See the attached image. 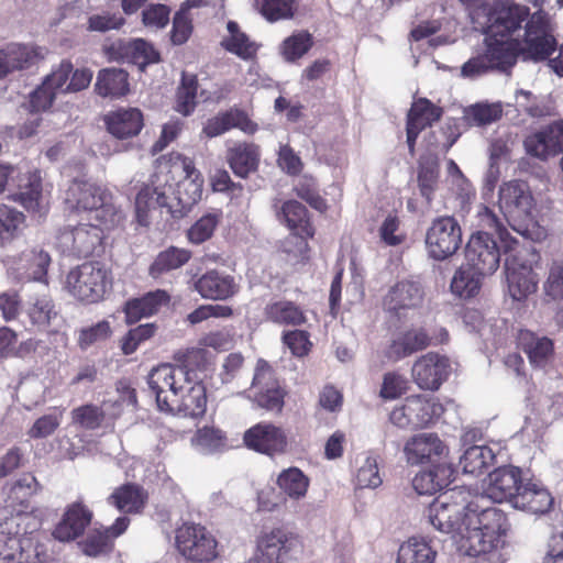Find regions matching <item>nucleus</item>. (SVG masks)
<instances>
[{
    "label": "nucleus",
    "mask_w": 563,
    "mask_h": 563,
    "mask_svg": "<svg viewBox=\"0 0 563 563\" xmlns=\"http://www.w3.org/2000/svg\"><path fill=\"white\" fill-rule=\"evenodd\" d=\"M112 286V277L104 264L86 262L71 269L66 277L67 290L78 300L92 303L103 298Z\"/></svg>",
    "instance_id": "obj_5"
},
{
    "label": "nucleus",
    "mask_w": 563,
    "mask_h": 563,
    "mask_svg": "<svg viewBox=\"0 0 563 563\" xmlns=\"http://www.w3.org/2000/svg\"><path fill=\"white\" fill-rule=\"evenodd\" d=\"M314 45L313 35L307 30L295 31L279 45V54L286 63H297Z\"/></svg>",
    "instance_id": "obj_48"
},
{
    "label": "nucleus",
    "mask_w": 563,
    "mask_h": 563,
    "mask_svg": "<svg viewBox=\"0 0 563 563\" xmlns=\"http://www.w3.org/2000/svg\"><path fill=\"white\" fill-rule=\"evenodd\" d=\"M424 291L420 283L401 280L393 286L384 298V308L400 317L407 310L416 309L423 301Z\"/></svg>",
    "instance_id": "obj_26"
},
{
    "label": "nucleus",
    "mask_w": 563,
    "mask_h": 563,
    "mask_svg": "<svg viewBox=\"0 0 563 563\" xmlns=\"http://www.w3.org/2000/svg\"><path fill=\"white\" fill-rule=\"evenodd\" d=\"M411 374L419 388L437 390L449 377V358L438 353L429 352L413 363Z\"/></svg>",
    "instance_id": "obj_17"
},
{
    "label": "nucleus",
    "mask_w": 563,
    "mask_h": 563,
    "mask_svg": "<svg viewBox=\"0 0 563 563\" xmlns=\"http://www.w3.org/2000/svg\"><path fill=\"white\" fill-rule=\"evenodd\" d=\"M169 15V7L162 3H152L142 11V23L147 29L161 30L168 24Z\"/></svg>",
    "instance_id": "obj_62"
},
{
    "label": "nucleus",
    "mask_w": 563,
    "mask_h": 563,
    "mask_svg": "<svg viewBox=\"0 0 563 563\" xmlns=\"http://www.w3.org/2000/svg\"><path fill=\"white\" fill-rule=\"evenodd\" d=\"M443 406L435 399L422 395L409 396L393 409L389 420L402 429L424 428L433 423L443 413Z\"/></svg>",
    "instance_id": "obj_9"
},
{
    "label": "nucleus",
    "mask_w": 563,
    "mask_h": 563,
    "mask_svg": "<svg viewBox=\"0 0 563 563\" xmlns=\"http://www.w3.org/2000/svg\"><path fill=\"white\" fill-rule=\"evenodd\" d=\"M24 213H0V247L18 236L24 227Z\"/></svg>",
    "instance_id": "obj_61"
},
{
    "label": "nucleus",
    "mask_w": 563,
    "mask_h": 563,
    "mask_svg": "<svg viewBox=\"0 0 563 563\" xmlns=\"http://www.w3.org/2000/svg\"><path fill=\"white\" fill-rule=\"evenodd\" d=\"M5 52L11 73L38 65L46 54L45 48L24 43H10L5 46Z\"/></svg>",
    "instance_id": "obj_38"
},
{
    "label": "nucleus",
    "mask_w": 563,
    "mask_h": 563,
    "mask_svg": "<svg viewBox=\"0 0 563 563\" xmlns=\"http://www.w3.org/2000/svg\"><path fill=\"white\" fill-rule=\"evenodd\" d=\"M495 461L493 450L486 445H472L467 448L460 457V465L463 473L479 475L487 470Z\"/></svg>",
    "instance_id": "obj_50"
},
{
    "label": "nucleus",
    "mask_w": 563,
    "mask_h": 563,
    "mask_svg": "<svg viewBox=\"0 0 563 563\" xmlns=\"http://www.w3.org/2000/svg\"><path fill=\"white\" fill-rule=\"evenodd\" d=\"M23 312L30 329L36 332L55 333L63 322L62 316L48 295L31 297L25 302Z\"/></svg>",
    "instance_id": "obj_18"
},
{
    "label": "nucleus",
    "mask_w": 563,
    "mask_h": 563,
    "mask_svg": "<svg viewBox=\"0 0 563 563\" xmlns=\"http://www.w3.org/2000/svg\"><path fill=\"white\" fill-rule=\"evenodd\" d=\"M440 164L435 155H423L418 164V187L421 197L426 200V207H430L433 194L438 187Z\"/></svg>",
    "instance_id": "obj_43"
},
{
    "label": "nucleus",
    "mask_w": 563,
    "mask_h": 563,
    "mask_svg": "<svg viewBox=\"0 0 563 563\" xmlns=\"http://www.w3.org/2000/svg\"><path fill=\"white\" fill-rule=\"evenodd\" d=\"M112 334V329L107 320H101L96 324L81 328L78 334V346L87 350L93 344L107 341Z\"/></svg>",
    "instance_id": "obj_56"
},
{
    "label": "nucleus",
    "mask_w": 563,
    "mask_h": 563,
    "mask_svg": "<svg viewBox=\"0 0 563 563\" xmlns=\"http://www.w3.org/2000/svg\"><path fill=\"white\" fill-rule=\"evenodd\" d=\"M462 243V229L452 216L435 219L426 234L428 255L435 261H444L453 256Z\"/></svg>",
    "instance_id": "obj_11"
},
{
    "label": "nucleus",
    "mask_w": 563,
    "mask_h": 563,
    "mask_svg": "<svg viewBox=\"0 0 563 563\" xmlns=\"http://www.w3.org/2000/svg\"><path fill=\"white\" fill-rule=\"evenodd\" d=\"M267 320L282 325H301L306 322L303 311L295 302L279 300L265 307Z\"/></svg>",
    "instance_id": "obj_49"
},
{
    "label": "nucleus",
    "mask_w": 563,
    "mask_h": 563,
    "mask_svg": "<svg viewBox=\"0 0 563 563\" xmlns=\"http://www.w3.org/2000/svg\"><path fill=\"white\" fill-rule=\"evenodd\" d=\"M430 343L423 330H409L395 338L388 346L387 357L398 361L426 349Z\"/></svg>",
    "instance_id": "obj_41"
},
{
    "label": "nucleus",
    "mask_w": 563,
    "mask_h": 563,
    "mask_svg": "<svg viewBox=\"0 0 563 563\" xmlns=\"http://www.w3.org/2000/svg\"><path fill=\"white\" fill-rule=\"evenodd\" d=\"M487 222L495 224L499 231V236L504 238V231L500 229L501 220L505 219L508 225L522 236L531 240H542L547 236V230L538 223L532 213H484Z\"/></svg>",
    "instance_id": "obj_30"
},
{
    "label": "nucleus",
    "mask_w": 563,
    "mask_h": 563,
    "mask_svg": "<svg viewBox=\"0 0 563 563\" xmlns=\"http://www.w3.org/2000/svg\"><path fill=\"white\" fill-rule=\"evenodd\" d=\"M97 223H80L71 229H64L58 235V242L64 252L86 257L102 250L104 229L100 227L101 218Z\"/></svg>",
    "instance_id": "obj_12"
},
{
    "label": "nucleus",
    "mask_w": 563,
    "mask_h": 563,
    "mask_svg": "<svg viewBox=\"0 0 563 563\" xmlns=\"http://www.w3.org/2000/svg\"><path fill=\"white\" fill-rule=\"evenodd\" d=\"M562 137L563 122H555L529 134L523 141V146L527 154L544 161L562 153Z\"/></svg>",
    "instance_id": "obj_23"
},
{
    "label": "nucleus",
    "mask_w": 563,
    "mask_h": 563,
    "mask_svg": "<svg viewBox=\"0 0 563 563\" xmlns=\"http://www.w3.org/2000/svg\"><path fill=\"white\" fill-rule=\"evenodd\" d=\"M164 187L154 186V180L150 184H143L135 197V211H155L166 209V211H178L179 206L174 207L170 203Z\"/></svg>",
    "instance_id": "obj_44"
},
{
    "label": "nucleus",
    "mask_w": 563,
    "mask_h": 563,
    "mask_svg": "<svg viewBox=\"0 0 563 563\" xmlns=\"http://www.w3.org/2000/svg\"><path fill=\"white\" fill-rule=\"evenodd\" d=\"M260 162L261 148L253 142L238 141L227 147L225 163L236 177L249 178L258 170Z\"/></svg>",
    "instance_id": "obj_25"
},
{
    "label": "nucleus",
    "mask_w": 563,
    "mask_h": 563,
    "mask_svg": "<svg viewBox=\"0 0 563 563\" xmlns=\"http://www.w3.org/2000/svg\"><path fill=\"white\" fill-rule=\"evenodd\" d=\"M147 500V493L136 484H123L108 497V504L124 514L140 512Z\"/></svg>",
    "instance_id": "obj_36"
},
{
    "label": "nucleus",
    "mask_w": 563,
    "mask_h": 563,
    "mask_svg": "<svg viewBox=\"0 0 563 563\" xmlns=\"http://www.w3.org/2000/svg\"><path fill=\"white\" fill-rule=\"evenodd\" d=\"M207 396L205 386L200 383L187 385L179 394V401L175 410H178L185 417L198 418L206 412Z\"/></svg>",
    "instance_id": "obj_47"
},
{
    "label": "nucleus",
    "mask_w": 563,
    "mask_h": 563,
    "mask_svg": "<svg viewBox=\"0 0 563 563\" xmlns=\"http://www.w3.org/2000/svg\"><path fill=\"white\" fill-rule=\"evenodd\" d=\"M155 330L156 327L154 323L140 324L131 329L121 339V350L123 354L130 355L134 353L143 341H146L154 335Z\"/></svg>",
    "instance_id": "obj_58"
},
{
    "label": "nucleus",
    "mask_w": 563,
    "mask_h": 563,
    "mask_svg": "<svg viewBox=\"0 0 563 563\" xmlns=\"http://www.w3.org/2000/svg\"><path fill=\"white\" fill-rule=\"evenodd\" d=\"M197 445L206 453L220 451L227 446L225 433L216 427H203L195 437Z\"/></svg>",
    "instance_id": "obj_57"
},
{
    "label": "nucleus",
    "mask_w": 563,
    "mask_h": 563,
    "mask_svg": "<svg viewBox=\"0 0 563 563\" xmlns=\"http://www.w3.org/2000/svg\"><path fill=\"white\" fill-rule=\"evenodd\" d=\"M252 388L256 404L273 412H280L284 407L286 390L280 386L274 369L265 360H258L253 376Z\"/></svg>",
    "instance_id": "obj_13"
},
{
    "label": "nucleus",
    "mask_w": 563,
    "mask_h": 563,
    "mask_svg": "<svg viewBox=\"0 0 563 563\" xmlns=\"http://www.w3.org/2000/svg\"><path fill=\"white\" fill-rule=\"evenodd\" d=\"M110 51L115 58L126 60L144 69L147 65L158 63L159 53L155 47L143 38H135L129 42L118 41L113 43Z\"/></svg>",
    "instance_id": "obj_29"
},
{
    "label": "nucleus",
    "mask_w": 563,
    "mask_h": 563,
    "mask_svg": "<svg viewBox=\"0 0 563 563\" xmlns=\"http://www.w3.org/2000/svg\"><path fill=\"white\" fill-rule=\"evenodd\" d=\"M280 222H285L291 232V236L284 243V251L295 253L299 261L308 258V242L314 229L308 213H277Z\"/></svg>",
    "instance_id": "obj_22"
},
{
    "label": "nucleus",
    "mask_w": 563,
    "mask_h": 563,
    "mask_svg": "<svg viewBox=\"0 0 563 563\" xmlns=\"http://www.w3.org/2000/svg\"><path fill=\"white\" fill-rule=\"evenodd\" d=\"M383 483L379 475L377 457L366 456L356 473V485L360 488H376Z\"/></svg>",
    "instance_id": "obj_60"
},
{
    "label": "nucleus",
    "mask_w": 563,
    "mask_h": 563,
    "mask_svg": "<svg viewBox=\"0 0 563 563\" xmlns=\"http://www.w3.org/2000/svg\"><path fill=\"white\" fill-rule=\"evenodd\" d=\"M517 245L516 241H512ZM504 269L508 292L514 300L520 301L537 289L538 278L532 271V264L538 255L525 247L507 245Z\"/></svg>",
    "instance_id": "obj_4"
},
{
    "label": "nucleus",
    "mask_w": 563,
    "mask_h": 563,
    "mask_svg": "<svg viewBox=\"0 0 563 563\" xmlns=\"http://www.w3.org/2000/svg\"><path fill=\"white\" fill-rule=\"evenodd\" d=\"M255 5L260 13L268 22H277L294 18L297 1L296 0H255Z\"/></svg>",
    "instance_id": "obj_55"
},
{
    "label": "nucleus",
    "mask_w": 563,
    "mask_h": 563,
    "mask_svg": "<svg viewBox=\"0 0 563 563\" xmlns=\"http://www.w3.org/2000/svg\"><path fill=\"white\" fill-rule=\"evenodd\" d=\"M443 115V109L434 104L426 97L416 99L408 113L406 124L417 128L421 131L426 130L438 122Z\"/></svg>",
    "instance_id": "obj_45"
},
{
    "label": "nucleus",
    "mask_w": 563,
    "mask_h": 563,
    "mask_svg": "<svg viewBox=\"0 0 563 563\" xmlns=\"http://www.w3.org/2000/svg\"><path fill=\"white\" fill-rule=\"evenodd\" d=\"M448 453V446L435 433L413 435L404 448L406 461L411 465L449 463Z\"/></svg>",
    "instance_id": "obj_16"
},
{
    "label": "nucleus",
    "mask_w": 563,
    "mask_h": 563,
    "mask_svg": "<svg viewBox=\"0 0 563 563\" xmlns=\"http://www.w3.org/2000/svg\"><path fill=\"white\" fill-rule=\"evenodd\" d=\"M544 292L553 300L563 298V256L553 260L544 283Z\"/></svg>",
    "instance_id": "obj_63"
},
{
    "label": "nucleus",
    "mask_w": 563,
    "mask_h": 563,
    "mask_svg": "<svg viewBox=\"0 0 563 563\" xmlns=\"http://www.w3.org/2000/svg\"><path fill=\"white\" fill-rule=\"evenodd\" d=\"M437 550L423 538L412 537L400 544L396 563H434Z\"/></svg>",
    "instance_id": "obj_46"
},
{
    "label": "nucleus",
    "mask_w": 563,
    "mask_h": 563,
    "mask_svg": "<svg viewBox=\"0 0 563 563\" xmlns=\"http://www.w3.org/2000/svg\"><path fill=\"white\" fill-rule=\"evenodd\" d=\"M380 240L390 246H397L406 240V233L401 229L397 216L388 214L379 228Z\"/></svg>",
    "instance_id": "obj_64"
},
{
    "label": "nucleus",
    "mask_w": 563,
    "mask_h": 563,
    "mask_svg": "<svg viewBox=\"0 0 563 563\" xmlns=\"http://www.w3.org/2000/svg\"><path fill=\"white\" fill-rule=\"evenodd\" d=\"M558 41L552 33L550 20L543 10L530 15L525 26L523 40H519V54L523 62L549 60L556 51Z\"/></svg>",
    "instance_id": "obj_6"
},
{
    "label": "nucleus",
    "mask_w": 563,
    "mask_h": 563,
    "mask_svg": "<svg viewBox=\"0 0 563 563\" xmlns=\"http://www.w3.org/2000/svg\"><path fill=\"white\" fill-rule=\"evenodd\" d=\"M485 46L484 53L493 69L508 71L516 65L520 57L518 38H498V35L487 33Z\"/></svg>",
    "instance_id": "obj_27"
},
{
    "label": "nucleus",
    "mask_w": 563,
    "mask_h": 563,
    "mask_svg": "<svg viewBox=\"0 0 563 563\" xmlns=\"http://www.w3.org/2000/svg\"><path fill=\"white\" fill-rule=\"evenodd\" d=\"M90 520L91 512L80 504H74L55 527L53 536L59 541H71L84 532Z\"/></svg>",
    "instance_id": "obj_35"
},
{
    "label": "nucleus",
    "mask_w": 563,
    "mask_h": 563,
    "mask_svg": "<svg viewBox=\"0 0 563 563\" xmlns=\"http://www.w3.org/2000/svg\"><path fill=\"white\" fill-rule=\"evenodd\" d=\"M552 505L553 498L549 490L532 481L522 482L512 503L515 508L534 515L545 514L551 509Z\"/></svg>",
    "instance_id": "obj_31"
},
{
    "label": "nucleus",
    "mask_w": 563,
    "mask_h": 563,
    "mask_svg": "<svg viewBox=\"0 0 563 563\" xmlns=\"http://www.w3.org/2000/svg\"><path fill=\"white\" fill-rule=\"evenodd\" d=\"M176 547L187 560L203 563L218 556L214 536L199 523H184L176 531Z\"/></svg>",
    "instance_id": "obj_10"
},
{
    "label": "nucleus",
    "mask_w": 563,
    "mask_h": 563,
    "mask_svg": "<svg viewBox=\"0 0 563 563\" xmlns=\"http://www.w3.org/2000/svg\"><path fill=\"white\" fill-rule=\"evenodd\" d=\"M454 478L450 463H438L428 471L419 472L412 479V487L419 495H433L448 487Z\"/></svg>",
    "instance_id": "obj_33"
},
{
    "label": "nucleus",
    "mask_w": 563,
    "mask_h": 563,
    "mask_svg": "<svg viewBox=\"0 0 563 563\" xmlns=\"http://www.w3.org/2000/svg\"><path fill=\"white\" fill-rule=\"evenodd\" d=\"M104 123L109 133L114 137L125 140L141 132L143 128V114L135 108H120L109 112L104 117Z\"/></svg>",
    "instance_id": "obj_32"
},
{
    "label": "nucleus",
    "mask_w": 563,
    "mask_h": 563,
    "mask_svg": "<svg viewBox=\"0 0 563 563\" xmlns=\"http://www.w3.org/2000/svg\"><path fill=\"white\" fill-rule=\"evenodd\" d=\"M276 484L290 499H301L309 487V478L297 467H289L279 473Z\"/></svg>",
    "instance_id": "obj_51"
},
{
    "label": "nucleus",
    "mask_w": 563,
    "mask_h": 563,
    "mask_svg": "<svg viewBox=\"0 0 563 563\" xmlns=\"http://www.w3.org/2000/svg\"><path fill=\"white\" fill-rule=\"evenodd\" d=\"M529 15L530 10L525 5L515 2L499 3L489 12L487 33L509 37L529 20Z\"/></svg>",
    "instance_id": "obj_20"
},
{
    "label": "nucleus",
    "mask_w": 563,
    "mask_h": 563,
    "mask_svg": "<svg viewBox=\"0 0 563 563\" xmlns=\"http://www.w3.org/2000/svg\"><path fill=\"white\" fill-rule=\"evenodd\" d=\"M27 516L0 510V563H48L52 553L47 545L26 534L23 527Z\"/></svg>",
    "instance_id": "obj_2"
},
{
    "label": "nucleus",
    "mask_w": 563,
    "mask_h": 563,
    "mask_svg": "<svg viewBox=\"0 0 563 563\" xmlns=\"http://www.w3.org/2000/svg\"><path fill=\"white\" fill-rule=\"evenodd\" d=\"M190 257L191 253L188 250L170 246L156 256L150 267V275L153 278H158L164 273L181 267Z\"/></svg>",
    "instance_id": "obj_53"
},
{
    "label": "nucleus",
    "mask_w": 563,
    "mask_h": 563,
    "mask_svg": "<svg viewBox=\"0 0 563 563\" xmlns=\"http://www.w3.org/2000/svg\"><path fill=\"white\" fill-rule=\"evenodd\" d=\"M448 499L444 494L431 504L430 523L440 532L451 534L464 554L483 555V560L498 563L499 554L494 550L509 529L506 515L496 507L483 505L484 496L466 506Z\"/></svg>",
    "instance_id": "obj_1"
},
{
    "label": "nucleus",
    "mask_w": 563,
    "mask_h": 563,
    "mask_svg": "<svg viewBox=\"0 0 563 563\" xmlns=\"http://www.w3.org/2000/svg\"><path fill=\"white\" fill-rule=\"evenodd\" d=\"M190 383V373L186 367L170 364L153 368L147 376L148 387L155 395L161 411H174L179 401V394Z\"/></svg>",
    "instance_id": "obj_7"
},
{
    "label": "nucleus",
    "mask_w": 563,
    "mask_h": 563,
    "mask_svg": "<svg viewBox=\"0 0 563 563\" xmlns=\"http://www.w3.org/2000/svg\"><path fill=\"white\" fill-rule=\"evenodd\" d=\"M483 277L470 266H462L455 272L451 280V291L460 298L474 297L481 289Z\"/></svg>",
    "instance_id": "obj_54"
},
{
    "label": "nucleus",
    "mask_w": 563,
    "mask_h": 563,
    "mask_svg": "<svg viewBox=\"0 0 563 563\" xmlns=\"http://www.w3.org/2000/svg\"><path fill=\"white\" fill-rule=\"evenodd\" d=\"M228 36L221 41V47L243 60H252L256 57L260 45L240 29L235 21L227 23Z\"/></svg>",
    "instance_id": "obj_37"
},
{
    "label": "nucleus",
    "mask_w": 563,
    "mask_h": 563,
    "mask_svg": "<svg viewBox=\"0 0 563 563\" xmlns=\"http://www.w3.org/2000/svg\"><path fill=\"white\" fill-rule=\"evenodd\" d=\"M198 79L194 74L183 73L180 84L176 91L175 110L187 117L197 107Z\"/></svg>",
    "instance_id": "obj_52"
},
{
    "label": "nucleus",
    "mask_w": 563,
    "mask_h": 563,
    "mask_svg": "<svg viewBox=\"0 0 563 563\" xmlns=\"http://www.w3.org/2000/svg\"><path fill=\"white\" fill-rule=\"evenodd\" d=\"M232 129H239L243 133L252 135L258 130V125L244 110L230 108L209 118L202 126V134L208 139H213Z\"/></svg>",
    "instance_id": "obj_21"
},
{
    "label": "nucleus",
    "mask_w": 563,
    "mask_h": 563,
    "mask_svg": "<svg viewBox=\"0 0 563 563\" xmlns=\"http://www.w3.org/2000/svg\"><path fill=\"white\" fill-rule=\"evenodd\" d=\"M522 482L521 470L519 467L509 465L494 470L488 475L485 487L487 498H485L483 505L487 499L494 503L509 501L512 505Z\"/></svg>",
    "instance_id": "obj_19"
},
{
    "label": "nucleus",
    "mask_w": 563,
    "mask_h": 563,
    "mask_svg": "<svg viewBox=\"0 0 563 563\" xmlns=\"http://www.w3.org/2000/svg\"><path fill=\"white\" fill-rule=\"evenodd\" d=\"M518 345L534 366H543L553 353V343L549 338L538 336L529 330L519 332Z\"/></svg>",
    "instance_id": "obj_40"
},
{
    "label": "nucleus",
    "mask_w": 563,
    "mask_h": 563,
    "mask_svg": "<svg viewBox=\"0 0 563 563\" xmlns=\"http://www.w3.org/2000/svg\"><path fill=\"white\" fill-rule=\"evenodd\" d=\"M158 168L166 174V184L174 183L177 186L175 199L178 201V211H190L201 200L203 187V177L194 159L172 152L161 158Z\"/></svg>",
    "instance_id": "obj_3"
},
{
    "label": "nucleus",
    "mask_w": 563,
    "mask_h": 563,
    "mask_svg": "<svg viewBox=\"0 0 563 563\" xmlns=\"http://www.w3.org/2000/svg\"><path fill=\"white\" fill-rule=\"evenodd\" d=\"M42 198V178L38 170L27 173L18 186L16 192L8 196V199L18 203L26 211H36Z\"/></svg>",
    "instance_id": "obj_42"
},
{
    "label": "nucleus",
    "mask_w": 563,
    "mask_h": 563,
    "mask_svg": "<svg viewBox=\"0 0 563 563\" xmlns=\"http://www.w3.org/2000/svg\"><path fill=\"white\" fill-rule=\"evenodd\" d=\"M499 207L500 209L531 211L533 197L529 186L519 180L505 183L499 189Z\"/></svg>",
    "instance_id": "obj_39"
},
{
    "label": "nucleus",
    "mask_w": 563,
    "mask_h": 563,
    "mask_svg": "<svg viewBox=\"0 0 563 563\" xmlns=\"http://www.w3.org/2000/svg\"><path fill=\"white\" fill-rule=\"evenodd\" d=\"M73 423L80 428L97 429L103 420V411L95 405H84L71 410Z\"/></svg>",
    "instance_id": "obj_59"
},
{
    "label": "nucleus",
    "mask_w": 563,
    "mask_h": 563,
    "mask_svg": "<svg viewBox=\"0 0 563 563\" xmlns=\"http://www.w3.org/2000/svg\"><path fill=\"white\" fill-rule=\"evenodd\" d=\"M65 206L68 211H110L112 194L87 181H74L66 191Z\"/></svg>",
    "instance_id": "obj_15"
},
{
    "label": "nucleus",
    "mask_w": 563,
    "mask_h": 563,
    "mask_svg": "<svg viewBox=\"0 0 563 563\" xmlns=\"http://www.w3.org/2000/svg\"><path fill=\"white\" fill-rule=\"evenodd\" d=\"M243 439L247 448L267 455L282 453L287 446L284 430L272 423H257L244 433Z\"/></svg>",
    "instance_id": "obj_24"
},
{
    "label": "nucleus",
    "mask_w": 563,
    "mask_h": 563,
    "mask_svg": "<svg viewBox=\"0 0 563 563\" xmlns=\"http://www.w3.org/2000/svg\"><path fill=\"white\" fill-rule=\"evenodd\" d=\"M195 289L202 298L224 300L236 292L238 286L232 276L209 271L195 282Z\"/></svg>",
    "instance_id": "obj_34"
},
{
    "label": "nucleus",
    "mask_w": 563,
    "mask_h": 563,
    "mask_svg": "<svg viewBox=\"0 0 563 563\" xmlns=\"http://www.w3.org/2000/svg\"><path fill=\"white\" fill-rule=\"evenodd\" d=\"M466 265L479 275L496 272L500 263V251L496 241L486 232L473 233L465 247Z\"/></svg>",
    "instance_id": "obj_14"
},
{
    "label": "nucleus",
    "mask_w": 563,
    "mask_h": 563,
    "mask_svg": "<svg viewBox=\"0 0 563 563\" xmlns=\"http://www.w3.org/2000/svg\"><path fill=\"white\" fill-rule=\"evenodd\" d=\"M257 551L256 563H299L302 544L294 532L276 528L260 538Z\"/></svg>",
    "instance_id": "obj_8"
},
{
    "label": "nucleus",
    "mask_w": 563,
    "mask_h": 563,
    "mask_svg": "<svg viewBox=\"0 0 563 563\" xmlns=\"http://www.w3.org/2000/svg\"><path fill=\"white\" fill-rule=\"evenodd\" d=\"M93 91L104 99H121L130 92V75L118 67L102 68L97 74Z\"/></svg>",
    "instance_id": "obj_28"
}]
</instances>
